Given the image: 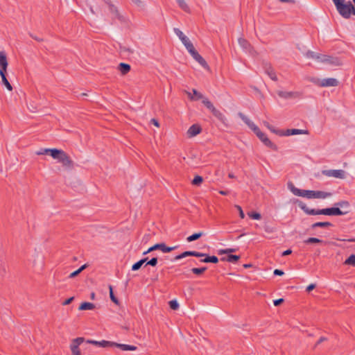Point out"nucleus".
<instances>
[{
    "mask_svg": "<svg viewBox=\"0 0 355 355\" xmlns=\"http://www.w3.org/2000/svg\"><path fill=\"white\" fill-rule=\"evenodd\" d=\"M297 203L299 207L304 211L307 215H327V216H343L346 214L348 211H343L338 207H330L322 209H315L309 208L306 205L297 200Z\"/></svg>",
    "mask_w": 355,
    "mask_h": 355,
    "instance_id": "nucleus-1",
    "label": "nucleus"
},
{
    "mask_svg": "<svg viewBox=\"0 0 355 355\" xmlns=\"http://www.w3.org/2000/svg\"><path fill=\"white\" fill-rule=\"evenodd\" d=\"M288 187L291 191L297 196L305 197L308 199L312 198H327L331 196V193L322 191L304 190L296 188L293 183L289 182Z\"/></svg>",
    "mask_w": 355,
    "mask_h": 355,
    "instance_id": "nucleus-2",
    "label": "nucleus"
},
{
    "mask_svg": "<svg viewBox=\"0 0 355 355\" xmlns=\"http://www.w3.org/2000/svg\"><path fill=\"white\" fill-rule=\"evenodd\" d=\"M338 13L345 19H349L351 15H355V8L351 1L345 0H332Z\"/></svg>",
    "mask_w": 355,
    "mask_h": 355,
    "instance_id": "nucleus-3",
    "label": "nucleus"
},
{
    "mask_svg": "<svg viewBox=\"0 0 355 355\" xmlns=\"http://www.w3.org/2000/svg\"><path fill=\"white\" fill-rule=\"evenodd\" d=\"M52 157L57 159L58 162L61 163L62 166L67 170H71L73 168V162L70 157L62 150L58 149V150H53Z\"/></svg>",
    "mask_w": 355,
    "mask_h": 355,
    "instance_id": "nucleus-4",
    "label": "nucleus"
},
{
    "mask_svg": "<svg viewBox=\"0 0 355 355\" xmlns=\"http://www.w3.org/2000/svg\"><path fill=\"white\" fill-rule=\"evenodd\" d=\"M85 341L83 337H78L71 341L69 348L72 355H81L80 345Z\"/></svg>",
    "mask_w": 355,
    "mask_h": 355,
    "instance_id": "nucleus-5",
    "label": "nucleus"
},
{
    "mask_svg": "<svg viewBox=\"0 0 355 355\" xmlns=\"http://www.w3.org/2000/svg\"><path fill=\"white\" fill-rule=\"evenodd\" d=\"M110 13L112 15V19H118L121 23H126L127 19L125 16L121 15L117 7L115 6L114 4H110V6H108Z\"/></svg>",
    "mask_w": 355,
    "mask_h": 355,
    "instance_id": "nucleus-6",
    "label": "nucleus"
},
{
    "mask_svg": "<svg viewBox=\"0 0 355 355\" xmlns=\"http://www.w3.org/2000/svg\"><path fill=\"white\" fill-rule=\"evenodd\" d=\"M255 135L263 143L265 146L274 150H277V146L268 138L265 133L262 132L260 130L257 132Z\"/></svg>",
    "mask_w": 355,
    "mask_h": 355,
    "instance_id": "nucleus-7",
    "label": "nucleus"
},
{
    "mask_svg": "<svg viewBox=\"0 0 355 355\" xmlns=\"http://www.w3.org/2000/svg\"><path fill=\"white\" fill-rule=\"evenodd\" d=\"M322 173L327 177H334L339 179L345 178V171L342 169L324 170Z\"/></svg>",
    "mask_w": 355,
    "mask_h": 355,
    "instance_id": "nucleus-8",
    "label": "nucleus"
},
{
    "mask_svg": "<svg viewBox=\"0 0 355 355\" xmlns=\"http://www.w3.org/2000/svg\"><path fill=\"white\" fill-rule=\"evenodd\" d=\"M177 248H178L177 245L173 246V247H167L165 245V243H156L154 245L148 248V252H153L154 250H159L164 253H167V252H170Z\"/></svg>",
    "mask_w": 355,
    "mask_h": 355,
    "instance_id": "nucleus-9",
    "label": "nucleus"
},
{
    "mask_svg": "<svg viewBox=\"0 0 355 355\" xmlns=\"http://www.w3.org/2000/svg\"><path fill=\"white\" fill-rule=\"evenodd\" d=\"M239 44L240 46L245 51L246 53H250L252 55H254L256 54V51L254 50L253 47L245 39L240 37L238 40Z\"/></svg>",
    "mask_w": 355,
    "mask_h": 355,
    "instance_id": "nucleus-10",
    "label": "nucleus"
},
{
    "mask_svg": "<svg viewBox=\"0 0 355 355\" xmlns=\"http://www.w3.org/2000/svg\"><path fill=\"white\" fill-rule=\"evenodd\" d=\"M315 84L318 85L320 87H336L338 85V81L337 79L334 78H324L321 80L320 81H313Z\"/></svg>",
    "mask_w": 355,
    "mask_h": 355,
    "instance_id": "nucleus-11",
    "label": "nucleus"
},
{
    "mask_svg": "<svg viewBox=\"0 0 355 355\" xmlns=\"http://www.w3.org/2000/svg\"><path fill=\"white\" fill-rule=\"evenodd\" d=\"M205 255H206V254L200 252H197V251H185V252H182V254L177 255L174 258V260H179V259L185 258L189 256H193V257H203Z\"/></svg>",
    "mask_w": 355,
    "mask_h": 355,
    "instance_id": "nucleus-12",
    "label": "nucleus"
},
{
    "mask_svg": "<svg viewBox=\"0 0 355 355\" xmlns=\"http://www.w3.org/2000/svg\"><path fill=\"white\" fill-rule=\"evenodd\" d=\"M238 115L242 119V121L254 132V134L260 130L252 121H250L242 112H239Z\"/></svg>",
    "mask_w": 355,
    "mask_h": 355,
    "instance_id": "nucleus-13",
    "label": "nucleus"
},
{
    "mask_svg": "<svg viewBox=\"0 0 355 355\" xmlns=\"http://www.w3.org/2000/svg\"><path fill=\"white\" fill-rule=\"evenodd\" d=\"M8 67V61L6 54L4 51H0V73L6 72Z\"/></svg>",
    "mask_w": 355,
    "mask_h": 355,
    "instance_id": "nucleus-14",
    "label": "nucleus"
},
{
    "mask_svg": "<svg viewBox=\"0 0 355 355\" xmlns=\"http://www.w3.org/2000/svg\"><path fill=\"white\" fill-rule=\"evenodd\" d=\"M87 343L92 344L94 345H96L98 347H112V341H107V340H101V341H97L94 340H87Z\"/></svg>",
    "mask_w": 355,
    "mask_h": 355,
    "instance_id": "nucleus-15",
    "label": "nucleus"
},
{
    "mask_svg": "<svg viewBox=\"0 0 355 355\" xmlns=\"http://www.w3.org/2000/svg\"><path fill=\"white\" fill-rule=\"evenodd\" d=\"M112 347H116L119 348L122 351H135L137 349V347L135 345H130L127 344H120L112 342Z\"/></svg>",
    "mask_w": 355,
    "mask_h": 355,
    "instance_id": "nucleus-16",
    "label": "nucleus"
},
{
    "mask_svg": "<svg viewBox=\"0 0 355 355\" xmlns=\"http://www.w3.org/2000/svg\"><path fill=\"white\" fill-rule=\"evenodd\" d=\"M193 58L196 60L202 67L207 68L208 67V64L205 60L198 53V52L196 50L195 51L191 53Z\"/></svg>",
    "mask_w": 355,
    "mask_h": 355,
    "instance_id": "nucleus-17",
    "label": "nucleus"
},
{
    "mask_svg": "<svg viewBox=\"0 0 355 355\" xmlns=\"http://www.w3.org/2000/svg\"><path fill=\"white\" fill-rule=\"evenodd\" d=\"M212 114L216 117L223 124L227 125V120L225 116L218 110L215 108L211 112Z\"/></svg>",
    "mask_w": 355,
    "mask_h": 355,
    "instance_id": "nucleus-18",
    "label": "nucleus"
},
{
    "mask_svg": "<svg viewBox=\"0 0 355 355\" xmlns=\"http://www.w3.org/2000/svg\"><path fill=\"white\" fill-rule=\"evenodd\" d=\"M202 129L198 124L192 125L188 130L187 134L189 137H193L200 133Z\"/></svg>",
    "mask_w": 355,
    "mask_h": 355,
    "instance_id": "nucleus-19",
    "label": "nucleus"
},
{
    "mask_svg": "<svg viewBox=\"0 0 355 355\" xmlns=\"http://www.w3.org/2000/svg\"><path fill=\"white\" fill-rule=\"evenodd\" d=\"M306 130L300 129H287L286 131L283 130V136H291L295 135H302L306 133Z\"/></svg>",
    "mask_w": 355,
    "mask_h": 355,
    "instance_id": "nucleus-20",
    "label": "nucleus"
},
{
    "mask_svg": "<svg viewBox=\"0 0 355 355\" xmlns=\"http://www.w3.org/2000/svg\"><path fill=\"white\" fill-rule=\"evenodd\" d=\"M265 72L268 74V76L274 81L277 80V77L276 76L275 71L272 69V67L269 64H266L264 67Z\"/></svg>",
    "mask_w": 355,
    "mask_h": 355,
    "instance_id": "nucleus-21",
    "label": "nucleus"
},
{
    "mask_svg": "<svg viewBox=\"0 0 355 355\" xmlns=\"http://www.w3.org/2000/svg\"><path fill=\"white\" fill-rule=\"evenodd\" d=\"M173 31L183 44L189 41V39L179 28H175Z\"/></svg>",
    "mask_w": 355,
    "mask_h": 355,
    "instance_id": "nucleus-22",
    "label": "nucleus"
},
{
    "mask_svg": "<svg viewBox=\"0 0 355 355\" xmlns=\"http://www.w3.org/2000/svg\"><path fill=\"white\" fill-rule=\"evenodd\" d=\"M277 94L280 98L284 99L295 97V93L293 92L278 91Z\"/></svg>",
    "mask_w": 355,
    "mask_h": 355,
    "instance_id": "nucleus-23",
    "label": "nucleus"
},
{
    "mask_svg": "<svg viewBox=\"0 0 355 355\" xmlns=\"http://www.w3.org/2000/svg\"><path fill=\"white\" fill-rule=\"evenodd\" d=\"M118 69L121 74L125 75L130 71L131 67L130 64L121 62L119 64Z\"/></svg>",
    "mask_w": 355,
    "mask_h": 355,
    "instance_id": "nucleus-24",
    "label": "nucleus"
},
{
    "mask_svg": "<svg viewBox=\"0 0 355 355\" xmlns=\"http://www.w3.org/2000/svg\"><path fill=\"white\" fill-rule=\"evenodd\" d=\"M205 257L203 259H201L200 261L203 263H216L218 262V259L216 256H209L206 254Z\"/></svg>",
    "mask_w": 355,
    "mask_h": 355,
    "instance_id": "nucleus-25",
    "label": "nucleus"
},
{
    "mask_svg": "<svg viewBox=\"0 0 355 355\" xmlns=\"http://www.w3.org/2000/svg\"><path fill=\"white\" fill-rule=\"evenodd\" d=\"M95 307V305L93 303L85 302H83L80 306L79 310L85 311V310H92Z\"/></svg>",
    "mask_w": 355,
    "mask_h": 355,
    "instance_id": "nucleus-26",
    "label": "nucleus"
},
{
    "mask_svg": "<svg viewBox=\"0 0 355 355\" xmlns=\"http://www.w3.org/2000/svg\"><path fill=\"white\" fill-rule=\"evenodd\" d=\"M192 92H193L194 96H191V93H189V92L187 93L191 100L198 101L200 99H202L204 98L203 95L201 93H200L199 92H198L196 89H193Z\"/></svg>",
    "mask_w": 355,
    "mask_h": 355,
    "instance_id": "nucleus-27",
    "label": "nucleus"
},
{
    "mask_svg": "<svg viewBox=\"0 0 355 355\" xmlns=\"http://www.w3.org/2000/svg\"><path fill=\"white\" fill-rule=\"evenodd\" d=\"M6 72H3V73L1 72V73H0V76H1V80H2V83L9 91H12V87L10 85V83L8 82V79L6 78Z\"/></svg>",
    "mask_w": 355,
    "mask_h": 355,
    "instance_id": "nucleus-28",
    "label": "nucleus"
},
{
    "mask_svg": "<svg viewBox=\"0 0 355 355\" xmlns=\"http://www.w3.org/2000/svg\"><path fill=\"white\" fill-rule=\"evenodd\" d=\"M316 60L321 62L330 63V62H331V57L327 55H322V54L318 53Z\"/></svg>",
    "mask_w": 355,
    "mask_h": 355,
    "instance_id": "nucleus-29",
    "label": "nucleus"
},
{
    "mask_svg": "<svg viewBox=\"0 0 355 355\" xmlns=\"http://www.w3.org/2000/svg\"><path fill=\"white\" fill-rule=\"evenodd\" d=\"M240 259L239 255L230 254L227 257L221 258V261H227L230 263H235Z\"/></svg>",
    "mask_w": 355,
    "mask_h": 355,
    "instance_id": "nucleus-30",
    "label": "nucleus"
},
{
    "mask_svg": "<svg viewBox=\"0 0 355 355\" xmlns=\"http://www.w3.org/2000/svg\"><path fill=\"white\" fill-rule=\"evenodd\" d=\"M264 125L273 133L279 135L283 136V130L275 129L272 125H270L268 122H264Z\"/></svg>",
    "mask_w": 355,
    "mask_h": 355,
    "instance_id": "nucleus-31",
    "label": "nucleus"
},
{
    "mask_svg": "<svg viewBox=\"0 0 355 355\" xmlns=\"http://www.w3.org/2000/svg\"><path fill=\"white\" fill-rule=\"evenodd\" d=\"M178 6L181 9L187 12H190V8L184 0H176Z\"/></svg>",
    "mask_w": 355,
    "mask_h": 355,
    "instance_id": "nucleus-32",
    "label": "nucleus"
},
{
    "mask_svg": "<svg viewBox=\"0 0 355 355\" xmlns=\"http://www.w3.org/2000/svg\"><path fill=\"white\" fill-rule=\"evenodd\" d=\"M332 226V224L329 222H317L311 225L313 229L315 227H327Z\"/></svg>",
    "mask_w": 355,
    "mask_h": 355,
    "instance_id": "nucleus-33",
    "label": "nucleus"
},
{
    "mask_svg": "<svg viewBox=\"0 0 355 355\" xmlns=\"http://www.w3.org/2000/svg\"><path fill=\"white\" fill-rule=\"evenodd\" d=\"M203 235V233L200 232H196V233H194L192 235L188 236L187 238V241L188 242H192V241H194L198 239H200L202 236Z\"/></svg>",
    "mask_w": 355,
    "mask_h": 355,
    "instance_id": "nucleus-34",
    "label": "nucleus"
},
{
    "mask_svg": "<svg viewBox=\"0 0 355 355\" xmlns=\"http://www.w3.org/2000/svg\"><path fill=\"white\" fill-rule=\"evenodd\" d=\"M304 243L306 244L311 243H322L323 241L315 237H310L304 241Z\"/></svg>",
    "mask_w": 355,
    "mask_h": 355,
    "instance_id": "nucleus-35",
    "label": "nucleus"
},
{
    "mask_svg": "<svg viewBox=\"0 0 355 355\" xmlns=\"http://www.w3.org/2000/svg\"><path fill=\"white\" fill-rule=\"evenodd\" d=\"M202 103L205 105V106L209 109L211 112L214 110L216 107L214 106L212 103L207 98H202Z\"/></svg>",
    "mask_w": 355,
    "mask_h": 355,
    "instance_id": "nucleus-36",
    "label": "nucleus"
},
{
    "mask_svg": "<svg viewBox=\"0 0 355 355\" xmlns=\"http://www.w3.org/2000/svg\"><path fill=\"white\" fill-rule=\"evenodd\" d=\"M109 292H110V297L111 300L116 304H119V302L118 299L115 297L113 292V287L111 285H109Z\"/></svg>",
    "mask_w": 355,
    "mask_h": 355,
    "instance_id": "nucleus-37",
    "label": "nucleus"
},
{
    "mask_svg": "<svg viewBox=\"0 0 355 355\" xmlns=\"http://www.w3.org/2000/svg\"><path fill=\"white\" fill-rule=\"evenodd\" d=\"M345 265L355 267V254H351L344 262Z\"/></svg>",
    "mask_w": 355,
    "mask_h": 355,
    "instance_id": "nucleus-38",
    "label": "nucleus"
},
{
    "mask_svg": "<svg viewBox=\"0 0 355 355\" xmlns=\"http://www.w3.org/2000/svg\"><path fill=\"white\" fill-rule=\"evenodd\" d=\"M87 267V265L86 264H84L82 266H80L78 270H75L74 272H71L69 277V278H73L75 277L76 276H77L78 275H79L85 268H86Z\"/></svg>",
    "mask_w": 355,
    "mask_h": 355,
    "instance_id": "nucleus-39",
    "label": "nucleus"
},
{
    "mask_svg": "<svg viewBox=\"0 0 355 355\" xmlns=\"http://www.w3.org/2000/svg\"><path fill=\"white\" fill-rule=\"evenodd\" d=\"M207 267H202V268H193L191 269V272L195 274V275H202L206 270H207Z\"/></svg>",
    "mask_w": 355,
    "mask_h": 355,
    "instance_id": "nucleus-40",
    "label": "nucleus"
},
{
    "mask_svg": "<svg viewBox=\"0 0 355 355\" xmlns=\"http://www.w3.org/2000/svg\"><path fill=\"white\" fill-rule=\"evenodd\" d=\"M335 206H336V207H338L339 209H340V207L348 208L349 207V203L347 200H341V201H339V202L335 203Z\"/></svg>",
    "mask_w": 355,
    "mask_h": 355,
    "instance_id": "nucleus-41",
    "label": "nucleus"
},
{
    "mask_svg": "<svg viewBox=\"0 0 355 355\" xmlns=\"http://www.w3.org/2000/svg\"><path fill=\"white\" fill-rule=\"evenodd\" d=\"M184 45L185 48L187 49V50L189 52L190 54L192 53V52L196 51L193 44L191 43V42L190 40L188 41L187 42L184 43Z\"/></svg>",
    "mask_w": 355,
    "mask_h": 355,
    "instance_id": "nucleus-42",
    "label": "nucleus"
},
{
    "mask_svg": "<svg viewBox=\"0 0 355 355\" xmlns=\"http://www.w3.org/2000/svg\"><path fill=\"white\" fill-rule=\"evenodd\" d=\"M145 263V260H139L132 266V270L135 271L139 270L142 265Z\"/></svg>",
    "mask_w": 355,
    "mask_h": 355,
    "instance_id": "nucleus-43",
    "label": "nucleus"
},
{
    "mask_svg": "<svg viewBox=\"0 0 355 355\" xmlns=\"http://www.w3.org/2000/svg\"><path fill=\"white\" fill-rule=\"evenodd\" d=\"M203 181V178L200 175H196L193 180H192V184L193 185H200Z\"/></svg>",
    "mask_w": 355,
    "mask_h": 355,
    "instance_id": "nucleus-44",
    "label": "nucleus"
},
{
    "mask_svg": "<svg viewBox=\"0 0 355 355\" xmlns=\"http://www.w3.org/2000/svg\"><path fill=\"white\" fill-rule=\"evenodd\" d=\"M170 308L173 310H177L179 308V304L177 300H173L169 302Z\"/></svg>",
    "mask_w": 355,
    "mask_h": 355,
    "instance_id": "nucleus-45",
    "label": "nucleus"
},
{
    "mask_svg": "<svg viewBox=\"0 0 355 355\" xmlns=\"http://www.w3.org/2000/svg\"><path fill=\"white\" fill-rule=\"evenodd\" d=\"M317 55H318V53H315V52H313L312 51H308L306 53V57L308 58L317 60Z\"/></svg>",
    "mask_w": 355,
    "mask_h": 355,
    "instance_id": "nucleus-46",
    "label": "nucleus"
},
{
    "mask_svg": "<svg viewBox=\"0 0 355 355\" xmlns=\"http://www.w3.org/2000/svg\"><path fill=\"white\" fill-rule=\"evenodd\" d=\"M249 216L254 220H259L261 218V216L259 213L257 212H251L248 214Z\"/></svg>",
    "mask_w": 355,
    "mask_h": 355,
    "instance_id": "nucleus-47",
    "label": "nucleus"
},
{
    "mask_svg": "<svg viewBox=\"0 0 355 355\" xmlns=\"http://www.w3.org/2000/svg\"><path fill=\"white\" fill-rule=\"evenodd\" d=\"M157 264V258L153 257L151 259L147 261L146 265H150L151 266H155Z\"/></svg>",
    "mask_w": 355,
    "mask_h": 355,
    "instance_id": "nucleus-48",
    "label": "nucleus"
},
{
    "mask_svg": "<svg viewBox=\"0 0 355 355\" xmlns=\"http://www.w3.org/2000/svg\"><path fill=\"white\" fill-rule=\"evenodd\" d=\"M57 148H44V155L49 153L50 155L52 157V152L53 150H58Z\"/></svg>",
    "mask_w": 355,
    "mask_h": 355,
    "instance_id": "nucleus-49",
    "label": "nucleus"
},
{
    "mask_svg": "<svg viewBox=\"0 0 355 355\" xmlns=\"http://www.w3.org/2000/svg\"><path fill=\"white\" fill-rule=\"evenodd\" d=\"M132 1L139 8L144 7V3L141 0H132Z\"/></svg>",
    "mask_w": 355,
    "mask_h": 355,
    "instance_id": "nucleus-50",
    "label": "nucleus"
},
{
    "mask_svg": "<svg viewBox=\"0 0 355 355\" xmlns=\"http://www.w3.org/2000/svg\"><path fill=\"white\" fill-rule=\"evenodd\" d=\"M283 302H284V299L279 298V299L275 300L273 301V304L275 306H279L282 303H283Z\"/></svg>",
    "mask_w": 355,
    "mask_h": 355,
    "instance_id": "nucleus-51",
    "label": "nucleus"
},
{
    "mask_svg": "<svg viewBox=\"0 0 355 355\" xmlns=\"http://www.w3.org/2000/svg\"><path fill=\"white\" fill-rule=\"evenodd\" d=\"M274 275L282 276L284 274V271L279 269H275L273 272Z\"/></svg>",
    "mask_w": 355,
    "mask_h": 355,
    "instance_id": "nucleus-52",
    "label": "nucleus"
},
{
    "mask_svg": "<svg viewBox=\"0 0 355 355\" xmlns=\"http://www.w3.org/2000/svg\"><path fill=\"white\" fill-rule=\"evenodd\" d=\"M315 288V284H311L310 285H309L307 287H306V291L307 292H310L311 291L313 290L314 288Z\"/></svg>",
    "mask_w": 355,
    "mask_h": 355,
    "instance_id": "nucleus-53",
    "label": "nucleus"
},
{
    "mask_svg": "<svg viewBox=\"0 0 355 355\" xmlns=\"http://www.w3.org/2000/svg\"><path fill=\"white\" fill-rule=\"evenodd\" d=\"M73 300V297L67 299L63 303V305H68Z\"/></svg>",
    "mask_w": 355,
    "mask_h": 355,
    "instance_id": "nucleus-54",
    "label": "nucleus"
},
{
    "mask_svg": "<svg viewBox=\"0 0 355 355\" xmlns=\"http://www.w3.org/2000/svg\"><path fill=\"white\" fill-rule=\"evenodd\" d=\"M236 207L238 208L239 211V216L241 218H244L245 217V214L241 209V207L240 206H236Z\"/></svg>",
    "mask_w": 355,
    "mask_h": 355,
    "instance_id": "nucleus-55",
    "label": "nucleus"
},
{
    "mask_svg": "<svg viewBox=\"0 0 355 355\" xmlns=\"http://www.w3.org/2000/svg\"><path fill=\"white\" fill-rule=\"evenodd\" d=\"M150 123H153L154 125L157 126V127H159V123L158 122V121L155 119H152L150 120Z\"/></svg>",
    "mask_w": 355,
    "mask_h": 355,
    "instance_id": "nucleus-56",
    "label": "nucleus"
},
{
    "mask_svg": "<svg viewBox=\"0 0 355 355\" xmlns=\"http://www.w3.org/2000/svg\"><path fill=\"white\" fill-rule=\"evenodd\" d=\"M292 253V250L290 249H288L282 252V256H287L288 254H291Z\"/></svg>",
    "mask_w": 355,
    "mask_h": 355,
    "instance_id": "nucleus-57",
    "label": "nucleus"
},
{
    "mask_svg": "<svg viewBox=\"0 0 355 355\" xmlns=\"http://www.w3.org/2000/svg\"><path fill=\"white\" fill-rule=\"evenodd\" d=\"M219 193H220L221 195H223V196H227L230 193V191L227 190H225V191L220 190V191H219Z\"/></svg>",
    "mask_w": 355,
    "mask_h": 355,
    "instance_id": "nucleus-58",
    "label": "nucleus"
},
{
    "mask_svg": "<svg viewBox=\"0 0 355 355\" xmlns=\"http://www.w3.org/2000/svg\"><path fill=\"white\" fill-rule=\"evenodd\" d=\"M235 251H236V249H234V248H227L226 249L227 254L234 252Z\"/></svg>",
    "mask_w": 355,
    "mask_h": 355,
    "instance_id": "nucleus-59",
    "label": "nucleus"
},
{
    "mask_svg": "<svg viewBox=\"0 0 355 355\" xmlns=\"http://www.w3.org/2000/svg\"><path fill=\"white\" fill-rule=\"evenodd\" d=\"M327 340V338L325 337H320V339L318 340V341L316 343V345H318L320 343H321L322 342L324 341Z\"/></svg>",
    "mask_w": 355,
    "mask_h": 355,
    "instance_id": "nucleus-60",
    "label": "nucleus"
},
{
    "mask_svg": "<svg viewBox=\"0 0 355 355\" xmlns=\"http://www.w3.org/2000/svg\"><path fill=\"white\" fill-rule=\"evenodd\" d=\"M227 254L226 249H220L218 250V254Z\"/></svg>",
    "mask_w": 355,
    "mask_h": 355,
    "instance_id": "nucleus-61",
    "label": "nucleus"
},
{
    "mask_svg": "<svg viewBox=\"0 0 355 355\" xmlns=\"http://www.w3.org/2000/svg\"><path fill=\"white\" fill-rule=\"evenodd\" d=\"M36 155H44V148H42L40 150L37 151Z\"/></svg>",
    "mask_w": 355,
    "mask_h": 355,
    "instance_id": "nucleus-62",
    "label": "nucleus"
},
{
    "mask_svg": "<svg viewBox=\"0 0 355 355\" xmlns=\"http://www.w3.org/2000/svg\"><path fill=\"white\" fill-rule=\"evenodd\" d=\"M103 1L108 6H110V4H112V2H111V0H103Z\"/></svg>",
    "mask_w": 355,
    "mask_h": 355,
    "instance_id": "nucleus-63",
    "label": "nucleus"
},
{
    "mask_svg": "<svg viewBox=\"0 0 355 355\" xmlns=\"http://www.w3.org/2000/svg\"><path fill=\"white\" fill-rule=\"evenodd\" d=\"M348 242H355V238H351L346 240Z\"/></svg>",
    "mask_w": 355,
    "mask_h": 355,
    "instance_id": "nucleus-64",
    "label": "nucleus"
}]
</instances>
